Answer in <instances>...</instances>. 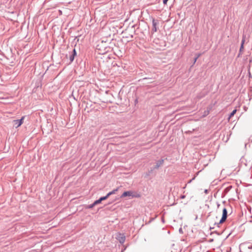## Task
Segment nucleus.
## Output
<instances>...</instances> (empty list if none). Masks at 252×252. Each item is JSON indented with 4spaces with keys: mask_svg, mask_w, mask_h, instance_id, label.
<instances>
[{
    "mask_svg": "<svg viewBox=\"0 0 252 252\" xmlns=\"http://www.w3.org/2000/svg\"><path fill=\"white\" fill-rule=\"evenodd\" d=\"M96 50L100 51L99 52L100 54H104L106 52V48L104 47V43L103 42L97 45Z\"/></svg>",
    "mask_w": 252,
    "mask_h": 252,
    "instance_id": "obj_2",
    "label": "nucleus"
},
{
    "mask_svg": "<svg viewBox=\"0 0 252 252\" xmlns=\"http://www.w3.org/2000/svg\"><path fill=\"white\" fill-rule=\"evenodd\" d=\"M243 48V43L241 45V48H240V50H241Z\"/></svg>",
    "mask_w": 252,
    "mask_h": 252,
    "instance_id": "obj_14",
    "label": "nucleus"
},
{
    "mask_svg": "<svg viewBox=\"0 0 252 252\" xmlns=\"http://www.w3.org/2000/svg\"><path fill=\"white\" fill-rule=\"evenodd\" d=\"M227 210L226 208H223V209L222 210V216L221 220L220 221V223H222L223 222H224L225 221V220L227 218Z\"/></svg>",
    "mask_w": 252,
    "mask_h": 252,
    "instance_id": "obj_4",
    "label": "nucleus"
},
{
    "mask_svg": "<svg viewBox=\"0 0 252 252\" xmlns=\"http://www.w3.org/2000/svg\"><path fill=\"white\" fill-rule=\"evenodd\" d=\"M118 190V189H114L110 192H109V193H108V195L110 196L112 194H113L114 193H115V192Z\"/></svg>",
    "mask_w": 252,
    "mask_h": 252,
    "instance_id": "obj_9",
    "label": "nucleus"
},
{
    "mask_svg": "<svg viewBox=\"0 0 252 252\" xmlns=\"http://www.w3.org/2000/svg\"><path fill=\"white\" fill-rule=\"evenodd\" d=\"M101 200H100V199L99 198V199H98V200H97L95 201L94 202V205H97V204H98L100 203H101Z\"/></svg>",
    "mask_w": 252,
    "mask_h": 252,
    "instance_id": "obj_10",
    "label": "nucleus"
},
{
    "mask_svg": "<svg viewBox=\"0 0 252 252\" xmlns=\"http://www.w3.org/2000/svg\"><path fill=\"white\" fill-rule=\"evenodd\" d=\"M168 0H163V2L164 4H166Z\"/></svg>",
    "mask_w": 252,
    "mask_h": 252,
    "instance_id": "obj_13",
    "label": "nucleus"
},
{
    "mask_svg": "<svg viewBox=\"0 0 252 252\" xmlns=\"http://www.w3.org/2000/svg\"><path fill=\"white\" fill-rule=\"evenodd\" d=\"M94 206H95V205H94V203H93V204H92L90 205L88 207V208H93V207H94Z\"/></svg>",
    "mask_w": 252,
    "mask_h": 252,
    "instance_id": "obj_12",
    "label": "nucleus"
},
{
    "mask_svg": "<svg viewBox=\"0 0 252 252\" xmlns=\"http://www.w3.org/2000/svg\"><path fill=\"white\" fill-rule=\"evenodd\" d=\"M197 59V58H195V59H194V62H195L196 61Z\"/></svg>",
    "mask_w": 252,
    "mask_h": 252,
    "instance_id": "obj_16",
    "label": "nucleus"
},
{
    "mask_svg": "<svg viewBox=\"0 0 252 252\" xmlns=\"http://www.w3.org/2000/svg\"><path fill=\"white\" fill-rule=\"evenodd\" d=\"M236 111H237L236 109H234V110H233V111L230 114L229 117L228 118L229 120L230 119L231 117H233L235 115Z\"/></svg>",
    "mask_w": 252,
    "mask_h": 252,
    "instance_id": "obj_6",
    "label": "nucleus"
},
{
    "mask_svg": "<svg viewBox=\"0 0 252 252\" xmlns=\"http://www.w3.org/2000/svg\"><path fill=\"white\" fill-rule=\"evenodd\" d=\"M153 28L152 31L154 33H155L157 32L156 22H155V20H153Z\"/></svg>",
    "mask_w": 252,
    "mask_h": 252,
    "instance_id": "obj_5",
    "label": "nucleus"
},
{
    "mask_svg": "<svg viewBox=\"0 0 252 252\" xmlns=\"http://www.w3.org/2000/svg\"><path fill=\"white\" fill-rule=\"evenodd\" d=\"M126 196H130V197H132L133 198V197H138L140 196V195L139 194H138L137 193H136V192H134L132 191H125L121 195L122 198L125 197Z\"/></svg>",
    "mask_w": 252,
    "mask_h": 252,
    "instance_id": "obj_1",
    "label": "nucleus"
},
{
    "mask_svg": "<svg viewBox=\"0 0 252 252\" xmlns=\"http://www.w3.org/2000/svg\"><path fill=\"white\" fill-rule=\"evenodd\" d=\"M109 196V195H108V194L107 193V194L105 196H103V197H101L100 198V200L103 201V200H106V199L108 198V197Z\"/></svg>",
    "mask_w": 252,
    "mask_h": 252,
    "instance_id": "obj_8",
    "label": "nucleus"
},
{
    "mask_svg": "<svg viewBox=\"0 0 252 252\" xmlns=\"http://www.w3.org/2000/svg\"><path fill=\"white\" fill-rule=\"evenodd\" d=\"M25 116H23L20 120H15L13 121L14 125L16 127L21 126L23 123Z\"/></svg>",
    "mask_w": 252,
    "mask_h": 252,
    "instance_id": "obj_3",
    "label": "nucleus"
},
{
    "mask_svg": "<svg viewBox=\"0 0 252 252\" xmlns=\"http://www.w3.org/2000/svg\"><path fill=\"white\" fill-rule=\"evenodd\" d=\"M109 196V195H108V194L107 193V194L105 196H103V197H101L100 198V200L103 201V200H106V199L108 198V197Z\"/></svg>",
    "mask_w": 252,
    "mask_h": 252,
    "instance_id": "obj_7",
    "label": "nucleus"
},
{
    "mask_svg": "<svg viewBox=\"0 0 252 252\" xmlns=\"http://www.w3.org/2000/svg\"><path fill=\"white\" fill-rule=\"evenodd\" d=\"M125 240V237H123V236H122L121 237V238L119 239L120 242L122 243H124Z\"/></svg>",
    "mask_w": 252,
    "mask_h": 252,
    "instance_id": "obj_11",
    "label": "nucleus"
},
{
    "mask_svg": "<svg viewBox=\"0 0 252 252\" xmlns=\"http://www.w3.org/2000/svg\"><path fill=\"white\" fill-rule=\"evenodd\" d=\"M73 52H74V54H76V51H75V49H74V50H73Z\"/></svg>",
    "mask_w": 252,
    "mask_h": 252,
    "instance_id": "obj_15",
    "label": "nucleus"
}]
</instances>
